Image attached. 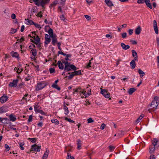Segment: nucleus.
Masks as SVG:
<instances>
[{
  "label": "nucleus",
  "instance_id": "nucleus-17",
  "mask_svg": "<svg viewBox=\"0 0 159 159\" xmlns=\"http://www.w3.org/2000/svg\"><path fill=\"white\" fill-rule=\"evenodd\" d=\"M105 2L107 6L109 7L114 6L113 3L110 0H105Z\"/></svg>",
  "mask_w": 159,
  "mask_h": 159
},
{
  "label": "nucleus",
  "instance_id": "nucleus-15",
  "mask_svg": "<svg viewBox=\"0 0 159 159\" xmlns=\"http://www.w3.org/2000/svg\"><path fill=\"white\" fill-rule=\"evenodd\" d=\"M49 153V151L48 149H46L45 152L44 153V154L42 157L43 159H46L48 157Z\"/></svg>",
  "mask_w": 159,
  "mask_h": 159
},
{
  "label": "nucleus",
  "instance_id": "nucleus-12",
  "mask_svg": "<svg viewBox=\"0 0 159 159\" xmlns=\"http://www.w3.org/2000/svg\"><path fill=\"white\" fill-rule=\"evenodd\" d=\"M132 55L134 57V59L136 61H138V55L137 53L134 50H132L131 51Z\"/></svg>",
  "mask_w": 159,
  "mask_h": 159
},
{
  "label": "nucleus",
  "instance_id": "nucleus-54",
  "mask_svg": "<svg viewBox=\"0 0 159 159\" xmlns=\"http://www.w3.org/2000/svg\"><path fill=\"white\" fill-rule=\"evenodd\" d=\"M133 32V30L132 29H129L128 30V33L129 35H132Z\"/></svg>",
  "mask_w": 159,
  "mask_h": 159
},
{
  "label": "nucleus",
  "instance_id": "nucleus-39",
  "mask_svg": "<svg viewBox=\"0 0 159 159\" xmlns=\"http://www.w3.org/2000/svg\"><path fill=\"white\" fill-rule=\"evenodd\" d=\"M25 144L24 142H22L21 143H19V146L20 148L22 150H23L24 149V148L23 147V145Z\"/></svg>",
  "mask_w": 159,
  "mask_h": 159
},
{
  "label": "nucleus",
  "instance_id": "nucleus-5",
  "mask_svg": "<svg viewBox=\"0 0 159 159\" xmlns=\"http://www.w3.org/2000/svg\"><path fill=\"white\" fill-rule=\"evenodd\" d=\"M34 2H36V4L39 6L40 4L43 7L45 4L49 3V0H33Z\"/></svg>",
  "mask_w": 159,
  "mask_h": 159
},
{
  "label": "nucleus",
  "instance_id": "nucleus-34",
  "mask_svg": "<svg viewBox=\"0 0 159 159\" xmlns=\"http://www.w3.org/2000/svg\"><path fill=\"white\" fill-rule=\"evenodd\" d=\"M48 33L49 34L50 37L54 35L53 34V31L52 29L51 28H50L49 29V30L48 31Z\"/></svg>",
  "mask_w": 159,
  "mask_h": 159
},
{
  "label": "nucleus",
  "instance_id": "nucleus-42",
  "mask_svg": "<svg viewBox=\"0 0 159 159\" xmlns=\"http://www.w3.org/2000/svg\"><path fill=\"white\" fill-rule=\"evenodd\" d=\"M65 120H66L68 121V122H69L70 123H75V124L74 121L71 120V119H70V118H68L67 117H66L65 118Z\"/></svg>",
  "mask_w": 159,
  "mask_h": 159
},
{
  "label": "nucleus",
  "instance_id": "nucleus-24",
  "mask_svg": "<svg viewBox=\"0 0 159 159\" xmlns=\"http://www.w3.org/2000/svg\"><path fill=\"white\" fill-rule=\"evenodd\" d=\"M57 65L60 69L63 70L64 69V65L60 61H58Z\"/></svg>",
  "mask_w": 159,
  "mask_h": 159
},
{
  "label": "nucleus",
  "instance_id": "nucleus-3",
  "mask_svg": "<svg viewBox=\"0 0 159 159\" xmlns=\"http://www.w3.org/2000/svg\"><path fill=\"white\" fill-rule=\"evenodd\" d=\"M72 69L74 70H76V67L73 65H71L70 63L67 62L65 64L64 68V70L66 71H69Z\"/></svg>",
  "mask_w": 159,
  "mask_h": 159
},
{
  "label": "nucleus",
  "instance_id": "nucleus-37",
  "mask_svg": "<svg viewBox=\"0 0 159 159\" xmlns=\"http://www.w3.org/2000/svg\"><path fill=\"white\" fill-rule=\"evenodd\" d=\"M52 87L55 89H57L58 90H60L61 89V88L59 87L58 86L57 84H53L52 85Z\"/></svg>",
  "mask_w": 159,
  "mask_h": 159
},
{
  "label": "nucleus",
  "instance_id": "nucleus-43",
  "mask_svg": "<svg viewBox=\"0 0 159 159\" xmlns=\"http://www.w3.org/2000/svg\"><path fill=\"white\" fill-rule=\"evenodd\" d=\"M45 41L44 42L46 44H48L51 41V39L50 38H46L45 39Z\"/></svg>",
  "mask_w": 159,
  "mask_h": 159
},
{
  "label": "nucleus",
  "instance_id": "nucleus-35",
  "mask_svg": "<svg viewBox=\"0 0 159 159\" xmlns=\"http://www.w3.org/2000/svg\"><path fill=\"white\" fill-rule=\"evenodd\" d=\"M144 116V115L143 114H141L140 116L136 120V122L137 123L139 122L140 120H141Z\"/></svg>",
  "mask_w": 159,
  "mask_h": 159
},
{
  "label": "nucleus",
  "instance_id": "nucleus-38",
  "mask_svg": "<svg viewBox=\"0 0 159 159\" xmlns=\"http://www.w3.org/2000/svg\"><path fill=\"white\" fill-rule=\"evenodd\" d=\"M68 74H70L69 76H68V79H72L73 77L75 76V75L73 72L70 73V72H68Z\"/></svg>",
  "mask_w": 159,
  "mask_h": 159
},
{
  "label": "nucleus",
  "instance_id": "nucleus-21",
  "mask_svg": "<svg viewBox=\"0 0 159 159\" xmlns=\"http://www.w3.org/2000/svg\"><path fill=\"white\" fill-rule=\"evenodd\" d=\"M136 60H132L130 62V64L131 67L132 69H134L136 66V63L135 61Z\"/></svg>",
  "mask_w": 159,
  "mask_h": 159
},
{
  "label": "nucleus",
  "instance_id": "nucleus-19",
  "mask_svg": "<svg viewBox=\"0 0 159 159\" xmlns=\"http://www.w3.org/2000/svg\"><path fill=\"white\" fill-rule=\"evenodd\" d=\"M10 54L13 57L18 58L19 56V54L17 52L13 51L11 52L10 53Z\"/></svg>",
  "mask_w": 159,
  "mask_h": 159
},
{
  "label": "nucleus",
  "instance_id": "nucleus-59",
  "mask_svg": "<svg viewBox=\"0 0 159 159\" xmlns=\"http://www.w3.org/2000/svg\"><path fill=\"white\" fill-rule=\"evenodd\" d=\"M130 41L133 44H137L136 41L134 40H131Z\"/></svg>",
  "mask_w": 159,
  "mask_h": 159
},
{
  "label": "nucleus",
  "instance_id": "nucleus-46",
  "mask_svg": "<svg viewBox=\"0 0 159 159\" xmlns=\"http://www.w3.org/2000/svg\"><path fill=\"white\" fill-rule=\"evenodd\" d=\"M5 147L6 148L5 151H8L10 149V147L7 144H5Z\"/></svg>",
  "mask_w": 159,
  "mask_h": 159
},
{
  "label": "nucleus",
  "instance_id": "nucleus-41",
  "mask_svg": "<svg viewBox=\"0 0 159 159\" xmlns=\"http://www.w3.org/2000/svg\"><path fill=\"white\" fill-rule=\"evenodd\" d=\"M66 159H74V157L72 156L69 153H67Z\"/></svg>",
  "mask_w": 159,
  "mask_h": 159
},
{
  "label": "nucleus",
  "instance_id": "nucleus-33",
  "mask_svg": "<svg viewBox=\"0 0 159 159\" xmlns=\"http://www.w3.org/2000/svg\"><path fill=\"white\" fill-rule=\"evenodd\" d=\"M81 93L83 94L84 95L85 97V98L90 95V93H86V92L85 91H84V89L83 90Z\"/></svg>",
  "mask_w": 159,
  "mask_h": 159
},
{
  "label": "nucleus",
  "instance_id": "nucleus-7",
  "mask_svg": "<svg viewBox=\"0 0 159 159\" xmlns=\"http://www.w3.org/2000/svg\"><path fill=\"white\" fill-rule=\"evenodd\" d=\"M33 34H34L35 35H36V37L35 36H34L33 38L34 40V43L35 44H37L38 43H39L40 41V39L39 38L38 35H36L35 33V32H32Z\"/></svg>",
  "mask_w": 159,
  "mask_h": 159
},
{
  "label": "nucleus",
  "instance_id": "nucleus-40",
  "mask_svg": "<svg viewBox=\"0 0 159 159\" xmlns=\"http://www.w3.org/2000/svg\"><path fill=\"white\" fill-rule=\"evenodd\" d=\"M108 148L110 149V151L112 152L114 150L115 148V147L112 145H110L108 146Z\"/></svg>",
  "mask_w": 159,
  "mask_h": 159
},
{
  "label": "nucleus",
  "instance_id": "nucleus-32",
  "mask_svg": "<svg viewBox=\"0 0 159 159\" xmlns=\"http://www.w3.org/2000/svg\"><path fill=\"white\" fill-rule=\"evenodd\" d=\"M31 52L32 54V55H33L34 57L37 55V51L35 49H32L31 50Z\"/></svg>",
  "mask_w": 159,
  "mask_h": 159
},
{
  "label": "nucleus",
  "instance_id": "nucleus-27",
  "mask_svg": "<svg viewBox=\"0 0 159 159\" xmlns=\"http://www.w3.org/2000/svg\"><path fill=\"white\" fill-rule=\"evenodd\" d=\"M7 111V108L6 107H2L0 108V113L6 112Z\"/></svg>",
  "mask_w": 159,
  "mask_h": 159
},
{
  "label": "nucleus",
  "instance_id": "nucleus-51",
  "mask_svg": "<svg viewBox=\"0 0 159 159\" xmlns=\"http://www.w3.org/2000/svg\"><path fill=\"white\" fill-rule=\"evenodd\" d=\"M127 36V34L126 33H123L121 34V36L123 38H125Z\"/></svg>",
  "mask_w": 159,
  "mask_h": 159
},
{
  "label": "nucleus",
  "instance_id": "nucleus-52",
  "mask_svg": "<svg viewBox=\"0 0 159 159\" xmlns=\"http://www.w3.org/2000/svg\"><path fill=\"white\" fill-rule=\"evenodd\" d=\"M49 71L50 73H52L55 72L54 68H51L49 69Z\"/></svg>",
  "mask_w": 159,
  "mask_h": 159
},
{
  "label": "nucleus",
  "instance_id": "nucleus-49",
  "mask_svg": "<svg viewBox=\"0 0 159 159\" xmlns=\"http://www.w3.org/2000/svg\"><path fill=\"white\" fill-rule=\"evenodd\" d=\"M34 25L37 28H38L41 29L42 28V27H41L40 25L38 24L35 23H34Z\"/></svg>",
  "mask_w": 159,
  "mask_h": 159
},
{
  "label": "nucleus",
  "instance_id": "nucleus-14",
  "mask_svg": "<svg viewBox=\"0 0 159 159\" xmlns=\"http://www.w3.org/2000/svg\"><path fill=\"white\" fill-rule=\"evenodd\" d=\"M153 27L155 33L157 34L158 33V30L157 25V23L155 20H154L153 21Z\"/></svg>",
  "mask_w": 159,
  "mask_h": 159
},
{
  "label": "nucleus",
  "instance_id": "nucleus-60",
  "mask_svg": "<svg viewBox=\"0 0 159 159\" xmlns=\"http://www.w3.org/2000/svg\"><path fill=\"white\" fill-rule=\"evenodd\" d=\"M16 16L14 13H13L11 15V18L12 19H14L16 18Z\"/></svg>",
  "mask_w": 159,
  "mask_h": 159
},
{
  "label": "nucleus",
  "instance_id": "nucleus-55",
  "mask_svg": "<svg viewBox=\"0 0 159 159\" xmlns=\"http://www.w3.org/2000/svg\"><path fill=\"white\" fill-rule=\"evenodd\" d=\"M145 2L144 0H138L137 1V2L138 3H143Z\"/></svg>",
  "mask_w": 159,
  "mask_h": 159
},
{
  "label": "nucleus",
  "instance_id": "nucleus-8",
  "mask_svg": "<svg viewBox=\"0 0 159 159\" xmlns=\"http://www.w3.org/2000/svg\"><path fill=\"white\" fill-rule=\"evenodd\" d=\"M18 81V79L13 80L12 82L10 83L9 86L11 87H16L17 85Z\"/></svg>",
  "mask_w": 159,
  "mask_h": 159
},
{
  "label": "nucleus",
  "instance_id": "nucleus-53",
  "mask_svg": "<svg viewBox=\"0 0 159 159\" xmlns=\"http://www.w3.org/2000/svg\"><path fill=\"white\" fill-rule=\"evenodd\" d=\"M33 116L32 115H30L29 118L28 120V121L29 122H30L32 120Z\"/></svg>",
  "mask_w": 159,
  "mask_h": 159
},
{
  "label": "nucleus",
  "instance_id": "nucleus-4",
  "mask_svg": "<svg viewBox=\"0 0 159 159\" xmlns=\"http://www.w3.org/2000/svg\"><path fill=\"white\" fill-rule=\"evenodd\" d=\"M48 84V83L44 81H42L37 83L36 87V90L39 91L42 89L46 86Z\"/></svg>",
  "mask_w": 159,
  "mask_h": 159
},
{
  "label": "nucleus",
  "instance_id": "nucleus-11",
  "mask_svg": "<svg viewBox=\"0 0 159 159\" xmlns=\"http://www.w3.org/2000/svg\"><path fill=\"white\" fill-rule=\"evenodd\" d=\"M125 133L124 130H119L117 134V139L120 138L122 136L124 135Z\"/></svg>",
  "mask_w": 159,
  "mask_h": 159
},
{
  "label": "nucleus",
  "instance_id": "nucleus-23",
  "mask_svg": "<svg viewBox=\"0 0 159 159\" xmlns=\"http://www.w3.org/2000/svg\"><path fill=\"white\" fill-rule=\"evenodd\" d=\"M25 20L26 21L25 23L27 25H34V22L32 20H29V19H25Z\"/></svg>",
  "mask_w": 159,
  "mask_h": 159
},
{
  "label": "nucleus",
  "instance_id": "nucleus-28",
  "mask_svg": "<svg viewBox=\"0 0 159 159\" xmlns=\"http://www.w3.org/2000/svg\"><path fill=\"white\" fill-rule=\"evenodd\" d=\"M138 73L140 74V76L141 78L142 77L145 75L144 72L140 69L138 70Z\"/></svg>",
  "mask_w": 159,
  "mask_h": 159
},
{
  "label": "nucleus",
  "instance_id": "nucleus-31",
  "mask_svg": "<svg viewBox=\"0 0 159 159\" xmlns=\"http://www.w3.org/2000/svg\"><path fill=\"white\" fill-rule=\"evenodd\" d=\"M51 121L52 123L55 124L56 125H58L59 124V121L56 119H52Z\"/></svg>",
  "mask_w": 159,
  "mask_h": 159
},
{
  "label": "nucleus",
  "instance_id": "nucleus-30",
  "mask_svg": "<svg viewBox=\"0 0 159 159\" xmlns=\"http://www.w3.org/2000/svg\"><path fill=\"white\" fill-rule=\"evenodd\" d=\"M10 120V121H15L16 120V118L13 116L12 114H11L9 116Z\"/></svg>",
  "mask_w": 159,
  "mask_h": 159
},
{
  "label": "nucleus",
  "instance_id": "nucleus-56",
  "mask_svg": "<svg viewBox=\"0 0 159 159\" xmlns=\"http://www.w3.org/2000/svg\"><path fill=\"white\" fill-rule=\"evenodd\" d=\"M84 17L88 20H89L91 19V17L87 15H85Z\"/></svg>",
  "mask_w": 159,
  "mask_h": 159
},
{
  "label": "nucleus",
  "instance_id": "nucleus-1",
  "mask_svg": "<svg viewBox=\"0 0 159 159\" xmlns=\"http://www.w3.org/2000/svg\"><path fill=\"white\" fill-rule=\"evenodd\" d=\"M152 144L150 146L149 149V152L152 154L154 152L155 148L159 147V140H152Z\"/></svg>",
  "mask_w": 159,
  "mask_h": 159
},
{
  "label": "nucleus",
  "instance_id": "nucleus-64",
  "mask_svg": "<svg viewBox=\"0 0 159 159\" xmlns=\"http://www.w3.org/2000/svg\"><path fill=\"white\" fill-rule=\"evenodd\" d=\"M156 40L157 42V45L159 47V38L157 37L156 38Z\"/></svg>",
  "mask_w": 159,
  "mask_h": 159
},
{
  "label": "nucleus",
  "instance_id": "nucleus-10",
  "mask_svg": "<svg viewBox=\"0 0 159 159\" xmlns=\"http://www.w3.org/2000/svg\"><path fill=\"white\" fill-rule=\"evenodd\" d=\"M8 98V97L7 96L3 95L0 98V102L3 103L6 102Z\"/></svg>",
  "mask_w": 159,
  "mask_h": 159
},
{
  "label": "nucleus",
  "instance_id": "nucleus-9",
  "mask_svg": "<svg viewBox=\"0 0 159 159\" xmlns=\"http://www.w3.org/2000/svg\"><path fill=\"white\" fill-rule=\"evenodd\" d=\"M39 106L37 105L36 106H34V110L36 112L40 113L42 115H45L44 112L42 110L39 109Z\"/></svg>",
  "mask_w": 159,
  "mask_h": 159
},
{
  "label": "nucleus",
  "instance_id": "nucleus-48",
  "mask_svg": "<svg viewBox=\"0 0 159 159\" xmlns=\"http://www.w3.org/2000/svg\"><path fill=\"white\" fill-rule=\"evenodd\" d=\"M58 2L57 1H54L53 3L51 4V7H54L55 6L57 3Z\"/></svg>",
  "mask_w": 159,
  "mask_h": 159
},
{
  "label": "nucleus",
  "instance_id": "nucleus-58",
  "mask_svg": "<svg viewBox=\"0 0 159 159\" xmlns=\"http://www.w3.org/2000/svg\"><path fill=\"white\" fill-rule=\"evenodd\" d=\"M22 70H23L22 69L18 68V69L17 70L16 72L19 74H20V73H21Z\"/></svg>",
  "mask_w": 159,
  "mask_h": 159
},
{
  "label": "nucleus",
  "instance_id": "nucleus-6",
  "mask_svg": "<svg viewBox=\"0 0 159 159\" xmlns=\"http://www.w3.org/2000/svg\"><path fill=\"white\" fill-rule=\"evenodd\" d=\"M32 151L34 152H39L41 149V146H39L36 144H34L31 146Z\"/></svg>",
  "mask_w": 159,
  "mask_h": 159
},
{
  "label": "nucleus",
  "instance_id": "nucleus-22",
  "mask_svg": "<svg viewBox=\"0 0 159 159\" xmlns=\"http://www.w3.org/2000/svg\"><path fill=\"white\" fill-rule=\"evenodd\" d=\"M64 106L63 109L64 110L65 114V115H67L69 113V111L68 110V108L65 105L66 102H64Z\"/></svg>",
  "mask_w": 159,
  "mask_h": 159
},
{
  "label": "nucleus",
  "instance_id": "nucleus-50",
  "mask_svg": "<svg viewBox=\"0 0 159 159\" xmlns=\"http://www.w3.org/2000/svg\"><path fill=\"white\" fill-rule=\"evenodd\" d=\"M106 126V125L104 123H102L100 126V129H103Z\"/></svg>",
  "mask_w": 159,
  "mask_h": 159
},
{
  "label": "nucleus",
  "instance_id": "nucleus-57",
  "mask_svg": "<svg viewBox=\"0 0 159 159\" xmlns=\"http://www.w3.org/2000/svg\"><path fill=\"white\" fill-rule=\"evenodd\" d=\"M58 54H62V55H63L64 56H65V55H66V54L65 53H64L63 52H62V51H59L58 52Z\"/></svg>",
  "mask_w": 159,
  "mask_h": 159
},
{
  "label": "nucleus",
  "instance_id": "nucleus-26",
  "mask_svg": "<svg viewBox=\"0 0 159 159\" xmlns=\"http://www.w3.org/2000/svg\"><path fill=\"white\" fill-rule=\"evenodd\" d=\"M136 90V89L134 88H130L128 91V93L129 95H131Z\"/></svg>",
  "mask_w": 159,
  "mask_h": 159
},
{
  "label": "nucleus",
  "instance_id": "nucleus-63",
  "mask_svg": "<svg viewBox=\"0 0 159 159\" xmlns=\"http://www.w3.org/2000/svg\"><path fill=\"white\" fill-rule=\"evenodd\" d=\"M150 159H156L154 155H151L150 156Z\"/></svg>",
  "mask_w": 159,
  "mask_h": 159
},
{
  "label": "nucleus",
  "instance_id": "nucleus-44",
  "mask_svg": "<svg viewBox=\"0 0 159 159\" xmlns=\"http://www.w3.org/2000/svg\"><path fill=\"white\" fill-rule=\"evenodd\" d=\"M105 98H108L109 100L111 99V98L110 97V93L108 92L106 94L103 96Z\"/></svg>",
  "mask_w": 159,
  "mask_h": 159
},
{
  "label": "nucleus",
  "instance_id": "nucleus-29",
  "mask_svg": "<svg viewBox=\"0 0 159 159\" xmlns=\"http://www.w3.org/2000/svg\"><path fill=\"white\" fill-rule=\"evenodd\" d=\"M101 90L100 93L103 96L106 94L108 92L107 90L100 88Z\"/></svg>",
  "mask_w": 159,
  "mask_h": 159
},
{
  "label": "nucleus",
  "instance_id": "nucleus-47",
  "mask_svg": "<svg viewBox=\"0 0 159 159\" xmlns=\"http://www.w3.org/2000/svg\"><path fill=\"white\" fill-rule=\"evenodd\" d=\"M17 31L16 29H15L13 28H11L10 31V33L11 34H13L15 33Z\"/></svg>",
  "mask_w": 159,
  "mask_h": 159
},
{
  "label": "nucleus",
  "instance_id": "nucleus-2",
  "mask_svg": "<svg viewBox=\"0 0 159 159\" xmlns=\"http://www.w3.org/2000/svg\"><path fill=\"white\" fill-rule=\"evenodd\" d=\"M159 103V98L156 96L155 97L154 100L152 102L150 107L154 110L156 109Z\"/></svg>",
  "mask_w": 159,
  "mask_h": 159
},
{
  "label": "nucleus",
  "instance_id": "nucleus-62",
  "mask_svg": "<svg viewBox=\"0 0 159 159\" xmlns=\"http://www.w3.org/2000/svg\"><path fill=\"white\" fill-rule=\"evenodd\" d=\"M60 18L61 20H65L64 16L63 14L60 17Z\"/></svg>",
  "mask_w": 159,
  "mask_h": 159
},
{
  "label": "nucleus",
  "instance_id": "nucleus-45",
  "mask_svg": "<svg viewBox=\"0 0 159 159\" xmlns=\"http://www.w3.org/2000/svg\"><path fill=\"white\" fill-rule=\"evenodd\" d=\"M88 123H93L94 122V120L92 119V118L90 117L87 119Z\"/></svg>",
  "mask_w": 159,
  "mask_h": 159
},
{
  "label": "nucleus",
  "instance_id": "nucleus-16",
  "mask_svg": "<svg viewBox=\"0 0 159 159\" xmlns=\"http://www.w3.org/2000/svg\"><path fill=\"white\" fill-rule=\"evenodd\" d=\"M120 45L123 49L124 50H127L130 48V46L129 45H126L124 43H120Z\"/></svg>",
  "mask_w": 159,
  "mask_h": 159
},
{
  "label": "nucleus",
  "instance_id": "nucleus-13",
  "mask_svg": "<svg viewBox=\"0 0 159 159\" xmlns=\"http://www.w3.org/2000/svg\"><path fill=\"white\" fill-rule=\"evenodd\" d=\"M52 38V44L53 45H55V43L57 42V36L55 34L52 36L50 37Z\"/></svg>",
  "mask_w": 159,
  "mask_h": 159
},
{
  "label": "nucleus",
  "instance_id": "nucleus-20",
  "mask_svg": "<svg viewBox=\"0 0 159 159\" xmlns=\"http://www.w3.org/2000/svg\"><path fill=\"white\" fill-rule=\"evenodd\" d=\"M141 28L140 26H138L137 28L135 30V33L137 35L139 34L141 32Z\"/></svg>",
  "mask_w": 159,
  "mask_h": 159
},
{
  "label": "nucleus",
  "instance_id": "nucleus-18",
  "mask_svg": "<svg viewBox=\"0 0 159 159\" xmlns=\"http://www.w3.org/2000/svg\"><path fill=\"white\" fill-rule=\"evenodd\" d=\"M83 142L82 141L80 140H78L77 141V149L80 150L81 148V146L82 145Z\"/></svg>",
  "mask_w": 159,
  "mask_h": 159
},
{
  "label": "nucleus",
  "instance_id": "nucleus-61",
  "mask_svg": "<svg viewBox=\"0 0 159 159\" xmlns=\"http://www.w3.org/2000/svg\"><path fill=\"white\" fill-rule=\"evenodd\" d=\"M42 12L41 11L39 12L37 14V16H38L42 17Z\"/></svg>",
  "mask_w": 159,
  "mask_h": 159
},
{
  "label": "nucleus",
  "instance_id": "nucleus-25",
  "mask_svg": "<svg viewBox=\"0 0 159 159\" xmlns=\"http://www.w3.org/2000/svg\"><path fill=\"white\" fill-rule=\"evenodd\" d=\"M145 2L146 5L147 7L150 9L152 8V6L150 3L149 0H144Z\"/></svg>",
  "mask_w": 159,
  "mask_h": 159
},
{
  "label": "nucleus",
  "instance_id": "nucleus-36",
  "mask_svg": "<svg viewBox=\"0 0 159 159\" xmlns=\"http://www.w3.org/2000/svg\"><path fill=\"white\" fill-rule=\"evenodd\" d=\"M73 72L75 76L77 75H81V72L80 70H79L78 71H75Z\"/></svg>",
  "mask_w": 159,
  "mask_h": 159
}]
</instances>
